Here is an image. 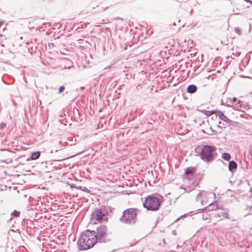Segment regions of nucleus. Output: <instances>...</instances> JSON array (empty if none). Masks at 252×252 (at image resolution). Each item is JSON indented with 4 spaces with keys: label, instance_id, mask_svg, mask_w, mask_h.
<instances>
[{
    "label": "nucleus",
    "instance_id": "f3484780",
    "mask_svg": "<svg viewBox=\"0 0 252 252\" xmlns=\"http://www.w3.org/2000/svg\"><path fill=\"white\" fill-rule=\"evenodd\" d=\"M20 213L19 211L14 210L12 213L11 215L15 217H18L20 216Z\"/></svg>",
    "mask_w": 252,
    "mask_h": 252
},
{
    "label": "nucleus",
    "instance_id": "a211bd4d",
    "mask_svg": "<svg viewBox=\"0 0 252 252\" xmlns=\"http://www.w3.org/2000/svg\"><path fill=\"white\" fill-rule=\"evenodd\" d=\"M234 31L236 33H237L239 35H241L242 33L241 30L238 27L235 28Z\"/></svg>",
    "mask_w": 252,
    "mask_h": 252
},
{
    "label": "nucleus",
    "instance_id": "6ab92c4d",
    "mask_svg": "<svg viewBox=\"0 0 252 252\" xmlns=\"http://www.w3.org/2000/svg\"><path fill=\"white\" fill-rule=\"evenodd\" d=\"M65 89V88L63 86H61L59 89V93H62Z\"/></svg>",
    "mask_w": 252,
    "mask_h": 252
},
{
    "label": "nucleus",
    "instance_id": "9b49d317",
    "mask_svg": "<svg viewBox=\"0 0 252 252\" xmlns=\"http://www.w3.org/2000/svg\"><path fill=\"white\" fill-rule=\"evenodd\" d=\"M40 155V153L39 152H35L32 154L31 155V159L32 160H35L38 159Z\"/></svg>",
    "mask_w": 252,
    "mask_h": 252
},
{
    "label": "nucleus",
    "instance_id": "7ed1b4c3",
    "mask_svg": "<svg viewBox=\"0 0 252 252\" xmlns=\"http://www.w3.org/2000/svg\"><path fill=\"white\" fill-rule=\"evenodd\" d=\"M137 212L136 209L130 208L125 210L123 212V215L121 220L128 224H133L136 220Z\"/></svg>",
    "mask_w": 252,
    "mask_h": 252
},
{
    "label": "nucleus",
    "instance_id": "2eb2a0df",
    "mask_svg": "<svg viewBox=\"0 0 252 252\" xmlns=\"http://www.w3.org/2000/svg\"><path fill=\"white\" fill-rule=\"evenodd\" d=\"M193 168H187L186 169V171L185 172V173L187 174V175H188V174H191L193 172Z\"/></svg>",
    "mask_w": 252,
    "mask_h": 252
},
{
    "label": "nucleus",
    "instance_id": "b1692460",
    "mask_svg": "<svg viewBox=\"0 0 252 252\" xmlns=\"http://www.w3.org/2000/svg\"><path fill=\"white\" fill-rule=\"evenodd\" d=\"M56 25H57H57H59V26L58 27V29L61 28V25H59V23H57V24H56Z\"/></svg>",
    "mask_w": 252,
    "mask_h": 252
},
{
    "label": "nucleus",
    "instance_id": "4468645a",
    "mask_svg": "<svg viewBox=\"0 0 252 252\" xmlns=\"http://www.w3.org/2000/svg\"><path fill=\"white\" fill-rule=\"evenodd\" d=\"M218 215L219 217H223V218H226V219L229 218L228 214L222 211V212L219 213V214H218Z\"/></svg>",
    "mask_w": 252,
    "mask_h": 252
},
{
    "label": "nucleus",
    "instance_id": "412c9836",
    "mask_svg": "<svg viewBox=\"0 0 252 252\" xmlns=\"http://www.w3.org/2000/svg\"><path fill=\"white\" fill-rule=\"evenodd\" d=\"M72 67H73V65H70V66H66V65H65L63 67V68L65 69H66V68L70 69V68H71Z\"/></svg>",
    "mask_w": 252,
    "mask_h": 252
},
{
    "label": "nucleus",
    "instance_id": "5701e85b",
    "mask_svg": "<svg viewBox=\"0 0 252 252\" xmlns=\"http://www.w3.org/2000/svg\"><path fill=\"white\" fill-rule=\"evenodd\" d=\"M233 104L234 103V102H236L237 101V98L236 97H234L233 98Z\"/></svg>",
    "mask_w": 252,
    "mask_h": 252
},
{
    "label": "nucleus",
    "instance_id": "f03ea898",
    "mask_svg": "<svg viewBox=\"0 0 252 252\" xmlns=\"http://www.w3.org/2000/svg\"><path fill=\"white\" fill-rule=\"evenodd\" d=\"M160 203L159 198L154 195H149L145 198L143 206L148 210L155 211L158 210Z\"/></svg>",
    "mask_w": 252,
    "mask_h": 252
},
{
    "label": "nucleus",
    "instance_id": "1a4fd4ad",
    "mask_svg": "<svg viewBox=\"0 0 252 252\" xmlns=\"http://www.w3.org/2000/svg\"><path fill=\"white\" fill-rule=\"evenodd\" d=\"M218 116L221 120L225 122H229L230 121V120L220 111L218 112Z\"/></svg>",
    "mask_w": 252,
    "mask_h": 252
},
{
    "label": "nucleus",
    "instance_id": "20e7f679",
    "mask_svg": "<svg viewBox=\"0 0 252 252\" xmlns=\"http://www.w3.org/2000/svg\"><path fill=\"white\" fill-rule=\"evenodd\" d=\"M216 148L215 146L206 145L202 148L200 156V158L206 162L212 161L213 158V154L216 151Z\"/></svg>",
    "mask_w": 252,
    "mask_h": 252
},
{
    "label": "nucleus",
    "instance_id": "0eeeda50",
    "mask_svg": "<svg viewBox=\"0 0 252 252\" xmlns=\"http://www.w3.org/2000/svg\"><path fill=\"white\" fill-rule=\"evenodd\" d=\"M105 216V212H102L101 209H97L93 213V218L98 221H101Z\"/></svg>",
    "mask_w": 252,
    "mask_h": 252
},
{
    "label": "nucleus",
    "instance_id": "393cba45",
    "mask_svg": "<svg viewBox=\"0 0 252 252\" xmlns=\"http://www.w3.org/2000/svg\"><path fill=\"white\" fill-rule=\"evenodd\" d=\"M180 189L182 190V192H184L185 191V189L180 188Z\"/></svg>",
    "mask_w": 252,
    "mask_h": 252
},
{
    "label": "nucleus",
    "instance_id": "423d86ee",
    "mask_svg": "<svg viewBox=\"0 0 252 252\" xmlns=\"http://www.w3.org/2000/svg\"><path fill=\"white\" fill-rule=\"evenodd\" d=\"M107 232V228L106 226L100 225L96 229V232H95V238H97V241L104 242Z\"/></svg>",
    "mask_w": 252,
    "mask_h": 252
},
{
    "label": "nucleus",
    "instance_id": "dca6fc26",
    "mask_svg": "<svg viewBox=\"0 0 252 252\" xmlns=\"http://www.w3.org/2000/svg\"><path fill=\"white\" fill-rule=\"evenodd\" d=\"M233 104L236 109H238L239 107H241L242 103L241 101L239 100L237 102Z\"/></svg>",
    "mask_w": 252,
    "mask_h": 252
},
{
    "label": "nucleus",
    "instance_id": "6e6552de",
    "mask_svg": "<svg viewBox=\"0 0 252 252\" xmlns=\"http://www.w3.org/2000/svg\"><path fill=\"white\" fill-rule=\"evenodd\" d=\"M197 90V87L194 85H190L187 88V92L190 94L194 93Z\"/></svg>",
    "mask_w": 252,
    "mask_h": 252
},
{
    "label": "nucleus",
    "instance_id": "9d476101",
    "mask_svg": "<svg viewBox=\"0 0 252 252\" xmlns=\"http://www.w3.org/2000/svg\"><path fill=\"white\" fill-rule=\"evenodd\" d=\"M237 165L236 163L234 161H230L229 163V170L232 171L234 169L237 168Z\"/></svg>",
    "mask_w": 252,
    "mask_h": 252
},
{
    "label": "nucleus",
    "instance_id": "aec40b11",
    "mask_svg": "<svg viewBox=\"0 0 252 252\" xmlns=\"http://www.w3.org/2000/svg\"><path fill=\"white\" fill-rule=\"evenodd\" d=\"M214 112L213 111H207L206 115L208 116H210V115H212L213 114H214Z\"/></svg>",
    "mask_w": 252,
    "mask_h": 252
},
{
    "label": "nucleus",
    "instance_id": "bb28decb",
    "mask_svg": "<svg viewBox=\"0 0 252 252\" xmlns=\"http://www.w3.org/2000/svg\"><path fill=\"white\" fill-rule=\"evenodd\" d=\"M185 215H184V216H181V218L184 217H185Z\"/></svg>",
    "mask_w": 252,
    "mask_h": 252
},
{
    "label": "nucleus",
    "instance_id": "cd10ccee",
    "mask_svg": "<svg viewBox=\"0 0 252 252\" xmlns=\"http://www.w3.org/2000/svg\"><path fill=\"white\" fill-rule=\"evenodd\" d=\"M81 89H83L84 87H81Z\"/></svg>",
    "mask_w": 252,
    "mask_h": 252
},
{
    "label": "nucleus",
    "instance_id": "f8f14e48",
    "mask_svg": "<svg viewBox=\"0 0 252 252\" xmlns=\"http://www.w3.org/2000/svg\"><path fill=\"white\" fill-rule=\"evenodd\" d=\"M221 158L227 161H229L231 158V156L229 154L227 153H224L222 154Z\"/></svg>",
    "mask_w": 252,
    "mask_h": 252
},
{
    "label": "nucleus",
    "instance_id": "c85d7f7f",
    "mask_svg": "<svg viewBox=\"0 0 252 252\" xmlns=\"http://www.w3.org/2000/svg\"><path fill=\"white\" fill-rule=\"evenodd\" d=\"M219 123L220 125H221V122H220Z\"/></svg>",
    "mask_w": 252,
    "mask_h": 252
},
{
    "label": "nucleus",
    "instance_id": "a878e982",
    "mask_svg": "<svg viewBox=\"0 0 252 252\" xmlns=\"http://www.w3.org/2000/svg\"><path fill=\"white\" fill-rule=\"evenodd\" d=\"M245 1H246V2H250L251 3H252V1L251 0H244Z\"/></svg>",
    "mask_w": 252,
    "mask_h": 252
},
{
    "label": "nucleus",
    "instance_id": "ddd939ff",
    "mask_svg": "<svg viewBox=\"0 0 252 252\" xmlns=\"http://www.w3.org/2000/svg\"><path fill=\"white\" fill-rule=\"evenodd\" d=\"M245 211L247 213L246 216L249 215H252V206H247Z\"/></svg>",
    "mask_w": 252,
    "mask_h": 252
},
{
    "label": "nucleus",
    "instance_id": "4be33fe9",
    "mask_svg": "<svg viewBox=\"0 0 252 252\" xmlns=\"http://www.w3.org/2000/svg\"><path fill=\"white\" fill-rule=\"evenodd\" d=\"M0 126L1 127V128H4V127H5L6 125L4 123H2L1 125H0Z\"/></svg>",
    "mask_w": 252,
    "mask_h": 252
},
{
    "label": "nucleus",
    "instance_id": "f257e3e1",
    "mask_svg": "<svg viewBox=\"0 0 252 252\" xmlns=\"http://www.w3.org/2000/svg\"><path fill=\"white\" fill-rule=\"evenodd\" d=\"M96 242L95 232L87 230L82 233L77 241V245L80 250H85L93 247Z\"/></svg>",
    "mask_w": 252,
    "mask_h": 252
},
{
    "label": "nucleus",
    "instance_id": "39448f33",
    "mask_svg": "<svg viewBox=\"0 0 252 252\" xmlns=\"http://www.w3.org/2000/svg\"><path fill=\"white\" fill-rule=\"evenodd\" d=\"M215 196V194L212 192H207L205 191L199 192L196 196L197 201H199L202 205L208 204L211 205L212 202L209 201L210 198H213Z\"/></svg>",
    "mask_w": 252,
    "mask_h": 252
}]
</instances>
